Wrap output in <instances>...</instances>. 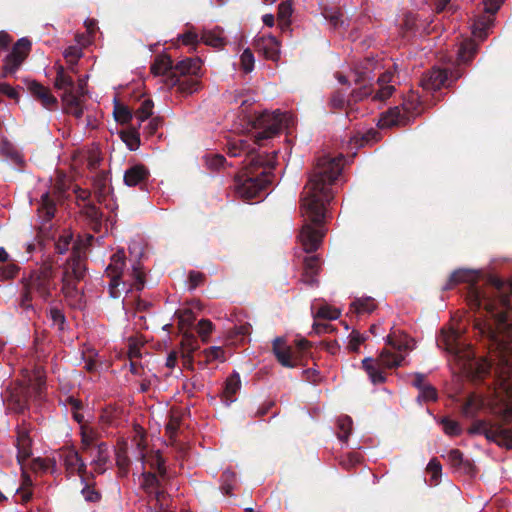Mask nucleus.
Listing matches in <instances>:
<instances>
[{
	"label": "nucleus",
	"mask_w": 512,
	"mask_h": 512,
	"mask_svg": "<svg viewBox=\"0 0 512 512\" xmlns=\"http://www.w3.org/2000/svg\"><path fill=\"white\" fill-rule=\"evenodd\" d=\"M448 73L444 69L433 68L425 73L421 79V86L425 90H439L443 86H449Z\"/></svg>",
	"instance_id": "obj_18"
},
{
	"label": "nucleus",
	"mask_w": 512,
	"mask_h": 512,
	"mask_svg": "<svg viewBox=\"0 0 512 512\" xmlns=\"http://www.w3.org/2000/svg\"><path fill=\"white\" fill-rule=\"evenodd\" d=\"M366 338L361 335L359 332L353 330L350 334V340L347 345V349L351 352H358L359 347L362 343H364Z\"/></svg>",
	"instance_id": "obj_64"
},
{
	"label": "nucleus",
	"mask_w": 512,
	"mask_h": 512,
	"mask_svg": "<svg viewBox=\"0 0 512 512\" xmlns=\"http://www.w3.org/2000/svg\"><path fill=\"white\" fill-rule=\"evenodd\" d=\"M175 315L178 318V324L181 330L191 327L196 319L194 312L190 309L178 310Z\"/></svg>",
	"instance_id": "obj_50"
},
{
	"label": "nucleus",
	"mask_w": 512,
	"mask_h": 512,
	"mask_svg": "<svg viewBox=\"0 0 512 512\" xmlns=\"http://www.w3.org/2000/svg\"><path fill=\"white\" fill-rule=\"evenodd\" d=\"M113 115L116 122L120 124H128L133 118L132 110L128 106L119 102H116L114 105Z\"/></svg>",
	"instance_id": "obj_42"
},
{
	"label": "nucleus",
	"mask_w": 512,
	"mask_h": 512,
	"mask_svg": "<svg viewBox=\"0 0 512 512\" xmlns=\"http://www.w3.org/2000/svg\"><path fill=\"white\" fill-rule=\"evenodd\" d=\"M141 477V488L148 496L152 495V493L160 489L162 487V480L165 479L161 478L159 474L155 472H143Z\"/></svg>",
	"instance_id": "obj_29"
},
{
	"label": "nucleus",
	"mask_w": 512,
	"mask_h": 512,
	"mask_svg": "<svg viewBox=\"0 0 512 512\" xmlns=\"http://www.w3.org/2000/svg\"><path fill=\"white\" fill-rule=\"evenodd\" d=\"M80 214L85 217L89 227L95 232L100 233L103 224V213L92 202L85 203L80 210Z\"/></svg>",
	"instance_id": "obj_20"
},
{
	"label": "nucleus",
	"mask_w": 512,
	"mask_h": 512,
	"mask_svg": "<svg viewBox=\"0 0 512 512\" xmlns=\"http://www.w3.org/2000/svg\"><path fill=\"white\" fill-rule=\"evenodd\" d=\"M353 421L347 415L340 416L337 420V436L342 442H347L352 431Z\"/></svg>",
	"instance_id": "obj_41"
},
{
	"label": "nucleus",
	"mask_w": 512,
	"mask_h": 512,
	"mask_svg": "<svg viewBox=\"0 0 512 512\" xmlns=\"http://www.w3.org/2000/svg\"><path fill=\"white\" fill-rule=\"evenodd\" d=\"M253 47L266 59L277 61L280 57V43L276 37L269 35L254 40Z\"/></svg>",
	"instance_id": "obj_16"
},
{
	"label": "nucleus",
	"mask_w": 512,
	"mask_h": 512,
	"mask_svg": "<svg viewBox=\"0 0 512 512\" xmlns=\"http://www.w3.org/2000/svg\"><path fill=\"white\" fill-rule=\"evenodd\" d=\"M411 339L408 338L407 335H404L401 339H396V337L392 334L387 336V344L393 347L398 351H406L411 349L410 345Z\"/></svg>",
	"instance_id": "obj_52"
},
{
	"label": "nucleus",
	"mask_w": 512,
	"mask_h": 512,
	"mask_svg": "<svg viewBox=\"0 0 512 512\" xmlns=\"http://www.w3.org/2000/svg\"><path fill=\"white\" fill-rule=\"evenodd\" d=\"M292 5L290 1L282 2L278 7V18L285 25L289 24V18L292 15Z\"/></svg>",
	"instance_id": "obj_62"
},
{
	"label": "nucleus",
	"mask_w": 512,
	"mask_h": 512,
	"mask_svg": "<svg viewBox=\"0 0 512 512\" xmlns=\"http://www.w3.org/2000/svg\"><path fill=\"white\" fill-rule=\"evenodd\" d=\"M437 396L438 394L436 388L429 383L424 388L419 390L418 400H423L425 402L435 401Z\"/></svg>",
	"instance_id": "obj_63"
},
{
	"label": "nucleus",
	"mask_w": 512,
	"mask_h": 512,
	"mask_svg": "<svg viewBox=\"0 0 512 512\" xmlns=\"http://www.w3.org/2000/svg\"><path fill=\"white\" fill-rule=\"evenodd\" d=\"M329 105L334 110H347V99L345 98V94L341 91L334 92L329 101Z\"/></svg>",
	"instance_id": "obj_59"
},
{
	"label": "nucleus",
	"mask_w": 512,
	"mask_h": 512,
	"mask_svg": "<svg viewBox=\"0 0 512 512\" xmlns=\"http://www.w3.org/2000/svg\"><path fill=\"white\" fill-rule=\"evenodd\" d=\"M448 461L456 470L466 475H473L475 467L470 460L465 459L463 453L459 449H452L448 453Z\"/></svg>",
	"instance_id": "obj_25"
},
{
	"label": "nucleus",
	"mask_w": 512,
	"mask_h": 512,
	"mask_svg": "<svg viewBox=\"0 0 512 512\" xmlns=\"http://www.w3.org/2000/svg\"><path fill=\"white\" fill-rule=\"evenodd\" d=\"M393 76V72L387 70L377 78L379 89L373 95V101H385L393 94L395 87L389 85L392 82Z\"/></svg>",
	"instance_id": "obj_24"
},
{
	"label": "nucleus",
	"mask_w": 512,
	"mask_h": 512,
	"mask_svg": "<svg viewBox=\"0 0 512 512\" xmlns=\"http://www.w3.org/2000/svg\"><path fill=\"white\" fill-rule=\"evenodd\" d=\"M62 458L64 462V466L66 469V472L70 475H79L81 478V481L85 480V476L87 474V466L81 456L79 455V452L75 449L73 446L64 447L62 449Z\"/></svg>",
	"instance_id": "obj_11"
},
{
	"label": "nucleus",
	"mask_w": 512,
	"mask_h": 512,
	"mask_svg": "<svg viewBox=\"0 0 512 512\" xmlns=\"http://www.w3.org/2000/svg\"><path fill=\"white\" fill-rule=\"evenodd\" d=\"M17 448V461L21 465H24L26 460L30 458L32 455V439L31 440H22L20 442L16 441Z\"/></svg>",
	"instance_id": "obj_43"
},
{
	"label": "nucleus",
	"mask_w": 512,
	"mask_h": 512,
	"mask_svg": "<svg viewBox=\"0 0 512 512\" xmlns=\"http://www.w3.org/2000/svg\"><path fill=\"white\" fill-rule=\"evenodd\" d=\"M132 277L134 279L133 286L135 290L141 291L144 288L145 284V274L142 271V266L139 262L133 265L132 268Z\"/></svg>",
	"instance_id": "obj_56"
},
{
	"label": "nucleus",
	"mask_w": 512,
	"mask_h": 512,
	"mask_svg": "<svg viewBox=\"0 0 512 512\" xmlns=\"http://www.w3.org/2000/svg\"><path fill=\"white\" fill-rule=\"evenodd\" d=\"M27 89L31 95L42 104L44 108L48 110H55L57 108V98L51 93L49 88L43 86L38 81H27Z\"/></svg>",
	"instance_id": "obj_14"
},
{
	"label": "nucleus",
	"mask_w": 512,
	"mask_h": 512,
	"mask_svg": "<svg viewBox=\"0 0 512 512\" xmlns=\"http://www.w3.org/2000/svg\"><path fill=\"white\" fill-rule=\"evenodd\" d=\"M499 413L505 423L512 422V384L506 389V398Z\"/></svg>",
	"instance_id": "obj_48"
},
{
	"label": "nucleus",
	"mask_w": 512,
	"mask_h": 512,
	"mask_svg": "<svg viewBox=\"0 0 512 512\" xmlns=\"http://www.w3.org/2000/svg\"><path fill=\"white\" fill-rule=\"evenodd\" d=\"M240 388V375L237 372H234L227 378L225 382L224 395L226 397V400L229 402H233V397L240 390Z\"/></svg>",
	"instance_id": "obj_40"
},
{
	"label": "nucleus",
	"mask_w": 512,
	"mask_h": 512,
	"mask_svg": "<svg viewBox=\"0 0 512 512\" xmlns=\"http://www.w3.org/2000/svg\"><path fill=\"white\" fill-rule=\"evenodd\" d=\"M93 473L85 476V480L81 481L84 484V487L81 490V494L84 499L90 503H98L101 500V493L95 488V483L91 482L90 479H93Z\"/></svg>",
	"instance_id": "obj_32"
},
{
	"label": "nucleus",
	"mask_w": 512,
	"mask_h": 512,
	"mask_svg": "<svg viewBox=\"0 0 512 512\" xmlns=\"http://www.w3.org/2000/svg\"><path fill=\"white\" fill-rule=\"evenodd\" d=\"M94 193L99 203H104L110 194L111 188L108 185V175L104 171L99 172L93 180Z\"/></svg>",
	"instance_id": "obj_28"
},
{
	"label": "nucleus",
	"mask_w": 512,
	"mask_h": 512,
	"mask_svg": "<svg viewBox=\"0 0 512 512\" xmlns=\"http://www.w3.org/2000/svg\"><path fill=\"white\" fill-rule=\"evenodd\" d=\"M479 272L468 269L453 271L443 291L454 289L460 283H467L466 300L472 310L489 316L491 321L477 319L475 328L481 335L496 339L498 333H503L506 340L512 343V323L508 322L509 312L512 311L510 303L512 286L501 278L488 275L480 284Z\"/></svg>",
	"instance_id": "obj_1"
},
{
	"label": "nucleus",
	"mask_w": 512,
	"mask_h": 512,
	"mask_svg": "<svg viewBox=\"0 0 512 512\" xmlns=\"http://www.w3.org/2000/svg\"><path fill=\"white\" fill-rule=\"evenodd\" d=\"M477 53V45L473 41L463 42L457 52V59L462 64H469Z\"/></svg>",
	"instance_id": "obj_39"
},
{
	"label": "nucleus",
	"mask_w": 512,
	"mask_h": 512,
	"mask_svg": "<svg viewBox=\"0 0 512 512\" xmlns=\"http://www.w3.org/2000/svg\"><path fill=\"white\" fill-rule=\"evenodd\" d=\"M31 41L28 38H20L12 47V50L4 59L2 76L13 75L23 64L31 51Z\"/></svg>",
	"instance_id": "obj_9"
},
{
	"label": "nucleus",
	"mask_w": 512,
	"mask_h": 512,
	"mask_svg": "<svg viewBox=\"0 0 512 512\" xmlns=\"http://www.w3.org/2000/svg\"><path fill=\"white\" fill-rule=\"evenodd\" d=\"M154 103L151 99L144 100L140 107L135 111V117L138 119V125L147 120L153 114Z\"/></svg>",
	"instance_id": "obj_49"
},
{
	"label": "nucleus",
	"mask_w": 512,
	"mask_h": 512,
	"mask_svg": "<svg viewBox=\"0 0 512 512\" xmlns=\"http://www.w3.org/2000/svg\"><path fill=\"white\" fill-rule=\"evenodd\" d=\"M377 68V61L366 58L353 71L354 83L369 82L373 83L375 79L374 70Z\"/></svg>",
	"instance_id": "obj_21"
},
{
	"label": "nucleus",
	"mask_w": 512,
	"mask_h": 512,
	"mask_svg": "<svg viewBox=\"0 0 512 512\" xmlns=\"http://www.w3.org/2000/svg\"><path fill=\"white\" fill-rule=\"evenodd\" d=\"M272 351L277 361L283 367L294 368L299 363V356L283 337H277L273 340Z\"/></svg>",
	"instance_id": "obj_10"
},
{
	"label": "nucleus",
	"mask_w": 512,
	"mask_h": 512,
	"mask_svg": "<svg viewBox=\"0 0 512 512\" xmlns=\"http://www.w3.org/2000/svg\"><path fill=\"white\" fill-rule=\"evenodd\" d=\"M483 401L475 395H470L463 403L461 412L466 418H474L482 409Z\"/></svg>",
	"instance_id": "obj_34"
},
{
	"label": "nucleus",
	"mask_w": 512,
	"mask_h": 512,
	"mask_svg": "<svg viewBox=\"0 0 512 512\" xmlns=\"http://www.w3.org/2000/svg\"><path fill=\"white\" fill-rule=\"evenodd\" d=\"M29 388L25 386H16L7 390L5 401L9 410L15 413H23L28 407Z\"/></svg>",
	"instance_id": "obj_13"
},
{
	"label": "nucleus",
	"mask_w": 512,
	"mask_h": 512,
	"mask_svg": "<svg viewBox=\"0 0 512 512\" xmlns=\"http://www.w3.org/2000/svg\"><path fill=\"white\" fill-rule=\"evenodd\" d=\"M341 312L339 309L333 308L329 305H322L318 308L317 312L314 314V319H325V320H335L340 316Z\"/></svg>",
	"instance_id": "obj_51"
},
{
	"label": "nucleus",
	"mask_w": 512,
	"mask_h": 512,
	"mask_svg": "<svg viewBox=\"0 0 512 512\" xmlns=\"http://www.w3.org/2000/svg\"><path fill=\"white\" fill-rule=\"evenodd\" d=\"M200 359L198 360V364L201 366H206L212 361L220 360L224 361V350L218 346H212L208 349H205L199 354Z\"/></svg>",
	"instance_id": "obj_37"
},
{
	"label": "nucleus",
	"mask_w": 512,
	"mask_h": 512,
	"mask_svg": "<svg viewBox=\"0 0 512 512\" xmlns=\"http://www.w3.org/2000/svg\"><path fill=\"white\" fill-rule=\"evenodd\" d=\"M362 367L367 372L373 384H382L386 381V375L373 364L372 358L362 360Z\"/></svg>",
	"instance_id": "obj_38"
},
{
	"label": "nucleus",
	"mask_w": 512,
	"mask_h": 512,
	"mask_svg": "<svg viewBox=\"0 0 512 512\" xmlns=\"http://www.w3.org/2000/svg\"><path fill=\"white\" fill-rule=\"evenodd\" d=\"M240 61H241V68L245 73H250L254 69V63H255L254 55L249 48H247L243 51V53L240 57Z\"/></svg>",
	"instance_id": "obj_60"
},
{
	"label": "nucleus",
	"mask_w": 512,
	"mask_h": 512,
	"mask_svg": "<svg viewBox=\"0 0 512 512\" xmlns=\"http://www.w3.org/2000/svg\"><path fill=\"white\" fill-rule=\"evenodd\" d=\"M150 177L149 169L144 164H135L124 173V183L129 187L142 186Z\"/></svg>",
	"instance_id": "obj_19"
},
{
	"label": "nucleus",
	"mask_w": 512,
	"mask_h": 512,
	"mask_svg": "<svg viewBox=\"0 0 512 512\" xmlns=\"http://www.w3.org/2000/svg\"><path fill=\"white\" fill-rule=\"evenodd\" d=\"M63 286L62 292L66 298L77 297L78 289H77V280L70 278V272H64L62 278Z\"/></svg>",
	"instance_id": "obj_46"
},
{
	"label": "nucleus",
	"mask_w": 512,
	"mask_h": 512,
	"mask_svg": "<svg viewBox=\"0 0 512 512\" xmlns=\"http://www.w3.org/2000/svg\"><path fill=\"white\" fill-rule=\"evenodd\" d=\"M55 211V201L53 198H51L48 192L44 193L41 196V204L38 208V212L40 213L41 217H43L45 221H50L54 217Z\"/></svg>",
	"instance_id": "obj_36"
},
{
	"label": "nucleus",
	"mask_w": 512,
	"mask_h": 512,
	"mask_svg": "<svg viewBox=\"0 0 512 512\" xmlns=\"http://www.w3.org/2000/svg\"><path fill=\"white\" fill-rule=\"evenodd\" d=\"M201 39L206 45H209V46H212L215 48L222 47L225 44L224 38L221 35L213 32V31H208V32L203 33Z\"/></svg>",
	"instance_id": "obj_55"
},
{
	"label": "nucleus",
	"mask_w": 512,
	"mask_h": 512,
	"mask_svg": "<svg viewBox=\"0 0 512 512\" xmlns=\"http://www.w3.org/2000/svg\"><path fill=\"white\" fill-rule=\"evenodd\" d=\"M96 435L93 430H87L85 427H81V449L83 452H88L94 446Z\"/></svg>",
	"instance_id": "obj_53"
},
{
	"label": "nucleus",
	"mask_w": 512,
	"mask_h": 512,
	"mask_svg": "<svg viewBox=\"0 0 512 512\" xmlns=\"http://www.w3.org/2000/svg\"><path fill=\"white\" fill-rule=\"evenodd\" d=\"M49 319L52 321L54 326H57L58 330L63 331L66 323V317L62 310L57 307H51L48 313Z\"/></svg>",
	"instance_id": "obj_54"
},
{
	"label": "nucleus",
	"mask_w": 512,
	"mask_h": 512,
	"mask_svg": "<svg viewBox=\"0 0 512 512\" xmlns=\"http://www.w3.org/2000/svg\"><path fill=\"white\" fill-rule=\"evenodd\" d=\"M355 85L359 87L352 90L349 98L347 99L346 116L350 121L357 118L358 108L356 107V104L369 96L373 97L375 94L373 83L363 81V83H355Z\"/></svg>",
	"instance_id": "obj_12"
},
{
	"label": "nucleus",
	"mask_w": 512,
	"mask_h": 512,
	"mask_svg": "<svg viewBox=\"0 0 512 512\" xmlns=\"http://www.w3.org/2000/svg\"><path fill=\"white\" fill-rule=\"evenodd\" d=\"M214 328L213 323L209 319H201L197 325V332L203 342H207L209 335Z\"/></svg>",
	"instance_id": "obj_61"
},
{
	"label": "nucleus",
	"mask_w": 512,
	"mask_h": 512,
	"mask_svg": "<svg viewBox=\"0 0 512 512\" xmlns=\"http://www.w3.org/2000/svg\"><path fill=\"white\" fill-rule=\"evenodd\" d=\"M150 497H152L156 501V505L158 506L159 509L158 512L169 511L167 508L169 495L164 491L162 487L155 491L154 493H152Z\"/></svg>",
	"instance_id": "obj_57"
},
{
	"label": "nucleus",
	"mask_w": 512,
	"mask_h": 512,
	"mask_svg": "<svg viewBox=\"0 0 512 512\" xmlns=\"http://www.w3.org/2000/svg\"><path fill=\"white\" fill-rule=\"evenodd\" d=\"M283 121L284 114L279 111H275L273 113L264 112L260 114L257 117L254 126L261 128L262 130L255 134V144L260 146L264 140L278 135L282 129Z\"/></svg>",
	"instance_id": "obj_8"
},
{
	"label": "nucleus",
	"mask_w": 512,
	"mask_h": 512,
	"mask_svg": "<svg viewBox=\"0 0 512 512\" xmlns=\"http://www.w3.org/2000/svg\"><path fill=\"white\" fill-rule=\"evenodd\" d=\"M437 345L453 356L462 369L470 366L475 358L472 347L462 342L459 332L455 329H442Z\"/></svg>",
	"instance_id": "obj_5"
},
{
	"label": "nucleus",
	"mask_w": 512,
	"mask_h": 512,
	"mask_svg": "<svg viewBox=\"0 0 512 512\" xmlns=\"http://www.w3.org/2000/svg\"><path fill=\"white\" fill-rule=\"evenodd\" d=\"M54 87L63 91L61 94L63 111L80 119L83 116V107L82 102L75 93V82L61 65L57 67Z\"/></svg>",
	"instance_id": "obj_6"
},
{
	"label": "nucleus",
	"mask_w": 512,
	"mask_h": 512,
	"mask_svg": "<svg viewBox=\"0 0 512 512\" xmlns=\"http://www.w3.org/2000/svg\"><path fill=\"white\" fill-rule=\"evenodd\" d=\"M408 111L409 108L406 106L403 107V109L398 106L390 108L386 113L381 115L377 125L381 129L391 126H404L409 122Z\"/></svg>",
	"instance_id": "obj_15"
},
{
	"label": "nucleus",
	"mask_w": 512,
	"mask_h": 512,
	"mask_svg": "<svg viewBox=\"0 0 512 512\" xmlns=\"http://www.w3.org/2000/svg\"><path fill=\"white\" fill-rule=\"evenodd\" d=\"M377 308V303L372 297H361L355 299L350 306V310L357 313H372Z\"/></svg>",
	"instance_id": "obj_35"
},
{
	"label": "nucleus",
	"mask_w": 512,
	"mask_h": 512,
	"mask_svg": "<svg viewBox=\"0 0 512 512\" xmlns=\"http://www.w3.org/2000/svg\"><path fill=\"white\" fill-rule=\"evenodd\" d=\"M180 345L181 353H194L199 348L197 338L188 331L182 333Z\"/></svg>",
	"instance_id": "obj_47"
},
{
	"label": "nucleus",
	"mask_w": 512,
	"mask_h": 512,
	"mask_svg": "<svg viewBox=\"0 0 512 512\" xmlns=\"http://www.w3.org/2000/svg\"><path fill=\"white\" fill-rule=\"evenodd\" d=\"M205 162L209 169L218 170L225 166L226 159L221 154H211V155L205 156Z\"/></svg>",
	"instance_id": "obj_58"
},
{
	"label": "nucleus",
	"mask_w": 512,
	"mask_h": 512,
	"mask_svg": "<svg viewBox=\"0 0 512 512\" xmlns=\"http://www.w3.org/2000/svg\"><path fill=\"white\" fill-rule=\"evenodd\" d=\"M404 360V357L402 355L392 353L391 351L384 349L378 359H377V365L383 368H396L399 367Z\"/></svg>",
	"instance_id": "obj_33"
},
{
	"label": "nucleus",
	"mask_w": 512,
	"mask_h": 512,
	"mask_svg": "<svg viewBox=\"0 0 512 512\" xmlns=\"http://www.w3.org/2000/svg\"><path fill=\"white\" fill-rule=\"evenodd\" d=\"M82 55V49L76 45L69 46L65 49L63 56L69 64V69L72 72H76L74 66L78 63V60Z\"/></svg>",
	"instance_id": "obj_45"
},
{
	"label": "nucleus",
	"mask_w": 512,
	"mask_h": 512,
	"mask_svg": "<svg viewBox=\"0 0 512 512\" xmlns=\"http://www.w3.org/2000/svg\"><path fill=\"white\" fill-rule=\"evenodd\" d=\"M70 272V278L81 281L86 274L85 258L78 245L73 246L70 258L67 260L64 272Z\"/></svg>",
	"instance_id": "obj_17"
},
{
	"label": "nucleus",
	"mask_w": 512,
	"mask_h": 512,
	"mask_svg": "<svg viewBox=\"0 0 512 512\" xmlns=\"http://www.w3.org/2000/svg\"><path fill=\"white\" fill-rule=\"evenodd\" d=\"M173 62L170 56L158 55L156 56L154 62L151 64L150 70L151 73L155 76L165 75L168 72H173Z\"/></svg>",
	"instance_id": "obj_31"
},
{
	"label": "nucleus",
	"mask_w": 512,
	"mask_h": 512,
	"mask_svg": "<svg viewBox=\"0 0 512 512\" xmlns=\"http://www.w3.org/2000/svg\"><path fill=\"white\" fill-rule=\"evenodd\" d=\"M227 153L231 157L246 155L243 169L234 177L235 193L243 199L261 196L273 182L277 153L260 154L243 139L229 142Z\"/></svg>",
	"instance_id": "obj_3"
},
{
	"label": "nucleus",
	"mask_w": 512,
	"mask_h": 512,
	"mask_svg": "<svg viewBox=\"0 0 512 512\" xmlns=\"http://www.w3.org/2000/svg\"><path fill=\"white\" fill-rule=\"evenodd\" d=\"M23 292L21 294L20 306L25 309H32V294L35 293L43 301H48L52 291L56 289L54 271L51 265H42L32 270L28 277L22 278Z\"/></svg>",
	"instance_id": "obj_4"
},
{
	"label": "nucleus",
	"mask_w": 512,
	"mask_h": 512,
	"mask_svg": "<svg viewBox=\"0 0 512 512\" xmlns=\"http://www.w3.org/2000/svg\"><path fill=\"white\" fill-rule=\"evenodd\" d=\"M126 256L123 250L115 252L111 258L110 263L105 270V275L108 278L122 279L123 271L126 266Z\"/></svg>",
	"instance_id": "obj_26"
},
{
	"label": "nucleus",
	"mask_w": 512,
	"mask_h": 512,
	"mask_svg": "<svg viewBox=\"0 0 512 512\" xmlns=\"http://www.w3.org/2000/svg\"><path fill=\"white\" fill-rule=\"evenodd\" d=\"M468 433L470 435H484L488 441L512 449V429L504 428L501 424H491L485 420H477L470 426Z\"/></svg>",
	"instance_id": "obj_7"
},
{
	"label": "nucleus",
	"mask_w": 512,
	"mask_h": 512,
	"mask_svg": "<svg viewBox=\"0 0 512 512\" xmlns=\"http://www.w3.org/2000/svg\"><path fill=\"white\" fill-rule=\"evenodd\" d=\"M109 459L108 455V446L106 443L102 442L95 447V455L92 461V465L94 466V471L97 474H103L106 470L105 465Z\"/></svg>",
	"instance_id": "obj_30"
},
{
	"label": "nucleus",
	"mask_w": 512,
	"mask_h": 512,
	"mask_svg": "<svg viewBox=\"0 0 512 512\" xmlns=\"http://www.w3.org/2000/svg\"><path fill=\"white\" fill-rule=\"evenodd\" d=\"M170 83L173 87H177V91L188 96L200 89V81L195 77H181L176 74L170 76Z\"/></svg>",
	"instance_id": "obj_22"
},
{
	"label": "nucleus",
	"mask_w": 512,
	"mask_h": 512,
	"mask_svg": "<svg viewBox=\"0 0 512 512\" xmlns=\"http://www.w3.org/2000/svg\"><path fill=\"white\" fill-rule=\"evenodd\" d=\"M342 161V155L319 157L302 193L301 208L310 223L303 224L298 238L306 253L315 252L326 234V204L333 199L331 186L341 174Z\"/></svg>",
	"instance_id": "obj_2"
},
{
	"label": "nucleus",
	"mask_w": 512,
	"mask_h": 512,
	"mask_svg": "<svg viewBox=\"0 0 512 512\" xmlns=\"http://www.w3.org/2000/svg\"><path fill=\"white\" fill-rule=\"evenodd\" d=\"M302 281L310 286L318 284L316 276L320 271V259L316 255L304 258Z\"/></svg>",
	"instance_id": "obj_23"
},
{
	"label": "nucleus",
	"mask_w": 512,
	"mask_h": 512,
	"mask_svg": "<svg viewBox=\"0 0 512 512\" xmlns=\"http://www.w3.org/2000/svg\"><path fill=\"white\" fill-rule=\"evenodd\" d=\"M439 424L442 426L443 431L448 436H459L462 433V427L459 422L450 419L449 417H442L439 420Z\"/></svg>",
	"instance_id": "obj_44"
},
{
	"label": "nucleus",
	"mask_w": 512,
	"mask_h": 512,
	"mask_svg": "<svg viewBox=\"0 0 512 512\" xmlns=\"http://www.w3.org/2000/svg\"><path fill=\"white\" fill-rule=\"evenodd\" d=\"M202 61L199 58H186L179 61L173 68L172 74L179 73L178 76L186 77V75L198 76L201 69Z\"/></svg>",
	"instance_id": "obj_27"
}]
</instances>
